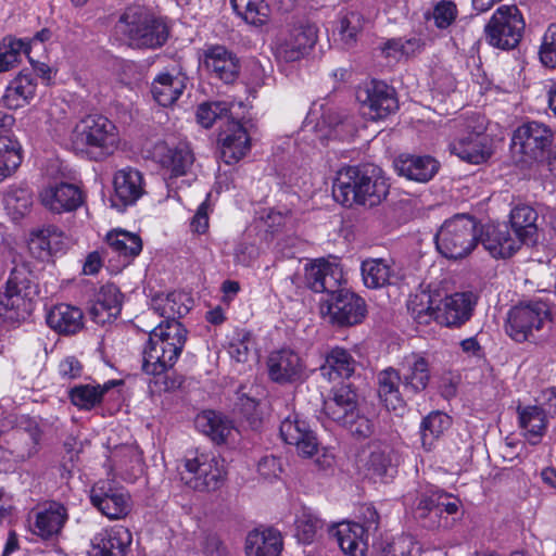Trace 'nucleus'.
I'll use <instances>...</instances> for the list:
<instances>
[{
    "label": "nucleus",
    "instance_id": "1",
    "mask_svg": "<svg viewBox=\"0 0 556 556\" xmlns=\"http://www.w3.org/2000/svg\"><path fill=\"white\" fill-rule=\"evenodd\" d=\"M119 132L105 116L87 115L76 123L71 136L72 148L94 159L112 155L119 146Z\"/></svg>",
    "mask_w": 556,
    "mask_h": 556
},
{
    "label": "nucleus",
    "instance_id": "2",
    "mask_svg": "<svg viewBox=\"0 0 556 556\" xmlns=\"http://www.w3.org/2000/svg\"><path fill=\"white\" fill-rule=\"evenodd\" d=\"M186 342V329L180 323L169 326L159 324L149 336L143 353L142 369L146 374L160 376L177 362Z\"/></svg>",
    "mask_w": 556,
    "mask_h": 556
},
{
    "label": "nucleus",
    "instance_id": "3",
    "mask_svg": "<svg viewBox=\"0 0 556 556\" xmlns=\"http://www.w3.org/2000/svg\"><path fill=\"white\" fill-rule=\"evenodd\" d=\"M177 472L180 480L193 490H216L226 476L225 462L214 453L191 450L178 460Z\"/></svg>",
    "mask_w": 556,
    "mask_h": 556
},
{
    "label": "nucleus",
    "instance_id": "4",
    "mask_svg": "<svg viewBox=\"0 0 556 556\" xmlns=\"http://www.w3.org/2000/svg\"><path fill=\"white\" fill-rule=\"evenodd\" d=\"M477 243V223L467 214H457L446 219L435 235L438 251L451 260L468 256Z\"/></svg>",
    "mask_w": 556,
    "mask_h": 556
},
{
    "label": "nucleus",
    "instance_id": "5",
    "mask_svg": "<svg viewBox=\"0 0 556 556\" xmlns=\"http://www.w3.org/2000/svg\"><path fill=\"white\" fill-rule=\"evenodd\" d=\"M119 29L137 48H157L168 37L166 25L140 8H128L119 20Z\"/></svg>",
    "mask_w": 556,
    "mask_h": 556
},
{
    "label": "nucleus",
    "instance_id": "6",
    "mask_svg": "<svg viewBox=\"0 0 556 556\" xmlns=\"http://www.w3.org/2000/svg\"><path fill=\"white\" fill-rule=\"evenodd\" d=\"M525 20L516 5H501L484 26L488 43L502 50L514 49L521 40Z\"/></svg>",
    "mask_w": 556,
    "mask_h": 556
},
{
    "label": "nucleus",
    "instance_id": "7",
    "mask_svg": "<svg viewBox=\"0 0 556 556\" xmlns=\"http://www.w3.org/2000/svg\"><path fill=\"white\" fill-rule=\"evenodd\" d=\"M548 321H551V312L545 302L520 303L508 311L505 331L513 340L525 342Z\"/></svg>",
    "mask_w": 556,
    "mask_h": 556
},
{
    "label": "nucleus",
    "instance_id": "8",
    "mask_svg": "<svg viewBox=\"0 0 556 556\" xmlns=\"http://www.w3.org/2000/svg\"><path fill=\"white\" fill-rule=\"evenodd\" d=\"M320 313L324 318L333 325L352 326L364 319L366 304L355 293L338 288L321 303Z\"/></svg>",
    "mask_w": 556,
    "mask_h": 556
},
{
    "label": "nucleus",
    "instance_id": "9",
    "mask_svg": "<svg viewBox=\"0 0 556 556\" xmlns=\"http://www.w3.org/2000/svg\"><path fill=\"white\" fill-rule=\"evenodd\" d=\"M318 38V29L313 24L294 26L280 34L274 42V54L280 62H296L314 48Z\"/></svg>",
    "mask_w": 556,
    "mask_h": 556
},
{
    "label": "nucleus",
    "instance_id": "10",
    "mask_svg": "<svg viewBox=\"0 0 556 556\" xmlns=\"http://www.w3.org/2000/svg\"><path fill=\"white\" fill-rule=\"evenodd\" d=\"M552 139L549 128L538 122H529L514 131L511 148L514 153L520 154L522 162L539 161L544 157Z\"/></svg>",
    "mask_w": 556,
    "mask_h": 556
},
{
    "label": "nucleus",
    "instance_id": "11",
    "mask_svg": "<svg viewBox=\"0 0 556 556\" xmlns=\"http://www.w3.org/2000/svg\"><path fill=\"white\" fill-rule=\"evenodd\" d=\"M467 135H463L450 144V150L460 160L481 164L491 156L489 139L484 135V118L478 116L467 122L465 126Z\"/></svg>",
    "mask_w": 556,
    "mask_h": 556
},
{
    "label": "nucleus",
    "instance_id": "12",
    "mask_svg": "<svg viewBox=\"0 0 556 556\" xmlns=\"http://www.w3.org/2000/svg\"><path fill=\"white\" fill-rule=\"evenodd\" d=\"M92 505L109 519H123L131 511L130 494L121 485L99 481L90 490Z\"/></svg>",
    "mask_w": 556,
    "mask_h": 556
},
{
    "label": "nucleus",
    "instance_id": "13",
    "mask_svg": "<svg viewBox=\"0 0 556 556\" xmlns=\"http://www.w3.org/2000/svg\"><path fill=\"white\" fill-rule=\"evenodd\" d=\"M356 99L363 114L374 121L384 118L399 106L394 90L379 80H371L359 86L356 90Z\"/></svg>",
    "mask_w": 556,
    "mask_h": 556
},
{
    "label": "nucleus",
    "instance_id": "14",
    "mask_svg": "<svg viewBox=\"0 0 556 556\" xmlns=\"http://www.w3.org/2000/svg\"><path fill=\"white\" fill-rule=\"evenodd\" d=\"M266 366L270 380L279 384L295 383L307 377L304 359L291 349L270 352Z\"/></svg>",
    "mask_w": 556,
    "mask_h": 556
},
{
    "label": "nucleus",
    "instance_id": "15",
    "mask_svg": "<svg viewBox=\"0 0 556 556\" xmlns=\"http://www.w3.org/2000/svg\"><path fill=\"white\" fill-rule=\"evenodd\" d=\"M34 294L30 273L25 266L15 267L7 281L5 290L0 294V311L16 309L28 312ZM2 312H0V316Z\"/></svg>",
    "mask_w": 556,
    "mask_h": 556
},
{
    "label": "nucleus",
    "instance_id": "16",
    "mask_svg": "<svg viewBox=\"0 0 556 556\" xmlns=\"http://www.w3.org/2000/svg\"><path fill=\"white\" fill-rule=\"evenodd\" d=\"M279 430L282 440L293 445L300 457L311 458L318 452L319 442L315 432L298 414L286 417Z\"/></svg>",
    "mask_w": 556,
    "mask_h": 556
},
{
    "label": "nucleus",
    "instance_id": "17",
    "mask_svg": "<svg viewBox=\"0 0 556 556\" xmlns=\"http://www.w3.org/2000/svg\"><path fill=\"white\" fill-rule=\"evenodd\" d=\"M477 300V295L470 291L441 298L437 323L451 328L463 326L471 318Z\"/></svg>",
    "mask_w": 556,
    "mask_h": 556
},
{
    "label": "nucleus",
    "instance_id": "18",
    "mask_svg": "<svg viewBox=\"0 0 556 556\" xmlns=\"http://www.w3.org/2000/svg\"><path fill=\"white\" fill-rule=\"evenodd\" d=\"M218 142L222 159L227 164L239 162L251 149V138L236 116L226 122L219 132Z\"/></svg>",
    "mask_w": 556,
    "mask_h": 556
},
{
    "label": "nucleus",
    "instance_id": "19",
    "mask_svg": "<svg viewBox=\"0 0 556 556\" xmlns=\"http://www.w3.org/2000/svg\"><path fill=\"white\" fill-rule=\"evenodd\" d=\"M113 188L112 205L122 211L126 206L135 204L143 195V176L136 168H122L113 176Z\"/></svg>",
    "mask_w": 556,
    "mask_h": 556
},
{
    "label": "nucleus",
    "instance_id": "20",
    "mask_svg": "<svg viewBox=\"0 0 556 556\" xmlns=\"http://www.w3.org/2000/svg\"><path fill=\"white\" fill-rule=\"evenodd\" d=\"M132 535L123 526L102 529L91 540L88 556H125Z\"/></svg>",
    "mask_w": 556,
    "mask_h": 556
},
{
    "label": "nucleus",
    "instance_id": "21",
    "mask_svg": "<svg viewBox=\"0 0 556 556\" xmlns=\"http://www.w3.org/2000/svg\"><path fill=\"white\" fill-rule=\"evenodd\" d=\"M399 371L405 395L415 396L427 389L431 374L429 362L424 356L416 353L406 355Z\"/></svg>",
    "mask_w": 556,
    "mask_h": 556
},
{
    "label": "nucleus",
    "instance_id": "22",
    "mask_svg": "<svg viewBox=\"0 0 556 556\" xmlns=\"http://www.w3.org/2000/svg\"><path fill=\"white\" fill-rule=\"evenodd\" d=\"M343 270L338 264L318 260L305 266V281L314 292L331 293L340 288Z\"/></svg>",
    "mask_w": 556,
    "mask_h": 556
},
{
    "label": "nucleus",
    "instance_id": "23",
    "mask_svg": "<svg viewBox=\"0 0 556 556\" xmlns=\"http://www.w3.org/2000/svg\"><path fill=\"white\" fill-rule=\"evenodd\" d=\"M68 519L67 509L58 502H50L34 513L30 519L31 531L42 539L58 535Z\"/></svg>",
    "mask_w": 556,
    "mask_h": 556
},
{
    "label": "nucleus",
    "instance_id": "24",
    "mask_svg": "<svg viewBox=\"0 0 556 556\" xmlns=\"http://www.w3.org/2000/svg\"><path fill=\"white\" fill-rule=\"evenodd\" d=\"M481 243L494 258L510 257L519 250L521 242L514 237L505 224H490L481 231Z\"/></svg>",
    "mask_w": 556,
    "mask_h": 556
},
{
    "label": "nucleus",
    "instance_id": "25",
    "mask_svg": "<svg viewBox=\"0 0 556 556\" xmlns=\"http://www.w3.org/2000/svg\"><path fill=\"white\" fill-rule=\"evenodd\" d=\"M42 205L53 213L77 210L84 202L83 192L72 184H59L45 188L40 193Z\"/></svg>",
    "mask_w": 556,
    "mask_h": 556
},
{
    "label": "nucleus",
    "instance_id": "26",
    "mask_svg": "<svg viewBox=\"0 0 556 556\" xmlns=\"http://www.w3.org/2000/svg\"><path fill=\"white\" fill-rule=\"evenodd\" d=\"M395 172L408 180L427 182L438 173L440 164L430 155L400 154L393 162Z\"/></svg>",
    "mask_w": 556,
    "mask_h": 556
},
{
    "label": "nucleus",
    "instance_id": "27",
    "mask_svg": "<svg viewBox=\"0 0 556 556\" xmlns=\"http://www.w3.org/2000/svg\"><path fill=\"white\" fill-rule=\"evenodd\" d=\"M363 168L346 166L338 170L332 186V194L334 200L343 206L351 207L359 204Z\"/></svg>",
    "mask_w": 556,
    "mask_h": 556
},
{
    "label": "nucleus",
    "instance_id": "28",
    "mask_svg": "<svg viewBox=\"0 0 556 556\" xmlns=\"http://www.w3.org/2000/svg\"><path fill=\"white\" fill-rule=\"evenodd\" d=\"M186 81V75L176 67L161 72L152 81L153 99L162 106L172 105L184 92Z\"/></svg>",
    "mask_w": 556,
    "mask_h": 556
},
{
    "label": "nucleus",
    "instance_id": "29",
    "mask_svg": "<svg viewBox=\"0 0 556 556\" xmlns=\"http://www.w3.org/2000/svg\"><path fill=\"white\" fill-rule=\"evenodd\" d=\"M191 304V298L181 291L157 293L151 299L152 311L164 318V320L160 323L163 324V326L179 323L178 318L189 312Z\"/></svg>",
    "mask_w": 556,
    "mask_h": 556
},
{
    "label": "nucleus",
    "instance_id": "30",
    "mask_svg": "<svg viewBox=\"0 0 556 556\" xmlns=\"http://www.w3.org/2000/svg\"><path fill=\"white\" fill-rule=\"evenodd\" d=\"M153 157L175 177L186 175L194 162L193 153L187 144L169 148L160 142L153 149Z\"/></svg>",
    "mask_w": 556,
    "mask_h": 556
},
{
    "label": "nucleus",
    "instance_id": "31",
    "mask_svg": "<svg viewBox=\"0 0 556 556\" xmlns=\"http://www.w3.org/2000/svg\"><path fill=\"white\" fill-rule=\"evenodd\" d=\"M204 65L225 83H232L239 74V60L223 46H212L205 50Z\"/></svg>",
    "mask_w": 556,
    "mask_h": 556
},
{
    "label": "nucleus",
    "instance_id": "32",
    "mask_svg": "<svg viewBox=\"0 0 556 556\" xmlns=\"http://www.w3.org/2000/svg\"><path fill=\"white\" fill-rule=\"evenodd\" d=\"M389 188L388 179L379 167L364 166L358 205H379L387 198Z\"/></svg>",
    "mask_w": 556,
    "mask_h": 556
},
{
    "label": "nucleus",
    "instance_id": "33",
    "mask_svg": "<svg viewBox=\"0 0 556 556\" xmlns=\"http://www.w3.org/2000/svg\"><path fill=\"white\" fill-rule=\"evenodd\" d=\"M282 548V536L273 528L253 530L245 539L247 556H280Z\"/></svg>",
    "mask_w": 556,
    "mask_h": 556
},
{
    "label": "nucleus",
    "instance_id": "34",
    "mask_svg": "<svg viewBox=\"0 0 556 556\" xmlns=\"http://www.w3.org/2000/svg\"><path fill=\"white\" fill-rule=\"evenodd\" d=\"M518 422L521 434L531 443H539L547 429V416L539 405H519Z\"/></svg>",
    "mask_w": 556,
    "mask_h": 556
},
{
    "label": "nucleus",
    "instance_id": "35",
    "mask_svg": "<svg viewBox=\"0 0 556 556\" xmlns=\"http://www.w3.org/2000/svg\"><path fill=\"white\" fill-rule=\"evenodd\" d=\"M122 309V293L114 285H105L97 293L90 314L97 324H106L116 318Z\"/></svg>",
    "mask_w": 556,
    "mask_h": 556
},
{
    "label": "nucleus",
    "instance_id": "36",
    "mask_svg": "<svg viewBox=\"0 0 556 556\" xmlns=\"http://www.w3.org/2000/svg\"><path fill=\"white\" fill-rule=\"evenodd\" d=\"M331 533L345 554L365 556L367 541L363 526L355 522H340L331 529Z\"/></svg>",
    "mask_w": 556,
    "mask_h": 556
},
{
    "label": "nucleus",
    "instance_id": "37",
    "mask_svg": "<svg viewBox=\"0 0 556 556\" xmlns=\"http://www.w3.org/2000/svg\"><path fill=\"white\" fill-rule=\"evenodd\" d=\"M359 470L366 478L374 482L382 481L384 478L391 477L394 471L391 452L387 447H372L367 455L361 457Z\"/></svg>",
    "mask_w": 556,
    "mask_h": 556
},
{
    "label": "nucleus",
    "instance_id": "38",
    "mask_svg": "<svg viewBox=\"0 0 556 556\" xmlns=\"http://www.w3.org/2000/svg\"><path fill=\"white\" fill-rule=\"evenodd\" d=\"M47 324L59 333L74 334L84 326V314L76 306L59 304L48 313Z\"/></svg>",
    "mask_w": 556,
    "mask_h": 556
},
{
    "label": "nucleus",
    "instance_id": "39",
    "mask_svg": "<svg viewBox=\"0 0 556 556\" xmlns=\"http://www.w3.org/2000/svg\"><path fill=\"white\" fill-rule=\"evenodd\" d=\"M402 376L399 370L387 368L378 375V394L389 410L404 408V395L400 391Z\"/></svg>",
    "mask_w": 556,
    "mask_h": 556
},
{
    "label": "nucleus",
    "instance_id": "40",
    "mask_svg": "<svg viewBox=\"0 0 556 556\" xmlns=\"http://www.w3.org/2000/svg\"><path fill=\"white\" fill-rule=\"evenodd\" d=\"M356 409V394L348 386L337 389L333 396L324 404L326 415L340 425L355 416Z\"/></svg>",
    "mask_w": 556,
    "mask_h": 556
},
{
    "label": "nucleus",
    "instance_id": "41",
    "mask_svg": "<svg viewBox=\"0 0 556 556\" xmlns=\"http://www.w3.org/2000/svg\"><path fill=\"white\" fill-rule=\"evenodd\" d=\"M364 285L370 289H379L392 282L394 277L393 262L386 258H367L361 265Z\"/></svg>",
    "mask_w": 556,
    "mask_h": 556
},
{
    "label": "nucleus",
    "instance_id": "42",
    "mask_svg": "<svg viewBox=\"0 0 556 556\" xmlns=\"http://www.w3.org/2000/svg\"><path fill=\"white\" fill-rule=\"evenodd\" d=\"M356 362L351 353L336 346L326 356L325 364L320 367L321 374L329 381L339 378H350L355 371Z\"/></svg>",
    "mask_w": 556,
    "mask_h": 556
},
{
    "label": "nucleus",
    "instance_id": "43",
    "mask_svg": "<svg viewBox=\"0 0 556 556\" xmlns=\"http://www.w3.org/2000/svg\"><path fill=\"white\" fill-rule=\"evenodd\" d=\"M441 295L435 292L422 290L410 296L407 307L412 317L418 323L428 325L437 321Z\"/></svg>",
    "mask_w": 556,
    "mask_h": 556
},
{
    "label": "nucleus",
    "instance_id": "44",
    "mask_svg": "<svg viewBox=\"0 0 556 556\" xmlns=\"http://www.w3.org/2000/svg\"><path fill=\"white\" fill-rule=\"evenodd\" d=\"M64 236L55 227H47L30 235L28 249L39 260H45L58 252L63 244Z\"/></svg>",
    "mask_w": 556,
    "mask_h": 556
},
{
    "label": "nucleus",
    "instance_id": "45",
    "mask_svg": "<svg viewBox=\"0 0 556 556\" xmlns=\"http://www.w3.org/2000/svg\"><path fill=\"white\" fill-rule=\"evenodd\" d=\"M440 500V490L427 489L417 497L414 507L415 518L425 521V526L429 528L447 527L448 520L439 518L438 501Z\"/></svg>",
    "mask_w": 556,
    "mask_h": 556
},
{
    "label": "nucleus",
    "instance_id": "46",
    "mask_svg": "<svg viewBox=\"0 0 556 556\" xmlns=\"http://www.w3.org/2000/svg\"><path fill=\"white\" fill-rule=\"evenodd\" d=\"M195 427L216 443L225 442L235 431L232 422L213 410L200 413L195 417Z\"/></svg>",
    "mask_w": 556,
    "mask_h": 556
},
{
    "label": "nucleus",
    "instance_id": "47",
    "mask_svg": "<svg viewBox=\"0 0 556 556\" xmlns=\"http://www.w3.org/2000/svg\"><path fill=\"white\" fill-rule=\"evenodd\" d=\"M536 212L529 205H518L510 212V225L515 237L521 243L534 240L536 235Z\"/></svg>",
    "mask_w": 556,
    "mask_h": 556
},
{
    "label": "nucleus",
    "instance_id": "48",
    "mask_svg": "<svg viewBox=\"0 0 556 556\" xmlns=\"http://www.w3.org/2000/svg\"><path fill=\"white\" fill-rule=\"evenodd\" d=\"M36 79L29 75L20 74L7 87L3 96L5 105L10 109L24 106L36 93Z\"/></svg>",
    "mask_w": 556,
    "mask_h": 556
},
{
    "label": "nucleus",
    "instance_id": "49",
    "mask_svg": "<svg viewBox=\"0 0 556 556\" xmlns=\"http://www.w3.org/2000/svg\"><path fill=\"white\" fill-rule=\"evenodd\" d=\"M451 424L450 416L443 412L435 410L427 415L420 424V440L424 450L430 451Z\"/></svg>",
    "mask_w": 556,
    "mask_h": 556
},
{
    "label": "nucleus",
    "instance_id": "50",
    "mask_svg": "<svg viewBox=\"0 0 556 556\" xmlns=\"http://www.w3.org/2000/svg\"><path fill=\"white\" fill-rule=\"evenodd\" d=\"M106 243L114 253L129 262L142 250V241L139 236L125 230H112L106 235Z\"/></svg>",
    "mask_w": 556,
    "mask_h": 556
},
{
    "label": "nucleus",
    "instance_id": "51",
    "mask_svg": "<svg viewBox=\"0 0 556 556\" xmlns=\"http://www.w3.org/2000/svg\"><path fill=\"white\" fill-rule=\"evenodd\" d=\"M235 103L227 101H207L202 102L197 108V122L204 128H211L217 119L227 118L229 121L235 116Z\"/></svg>",
    "mask_w": 556,
    "mask_h": 556
},
{
    "label": "nucleus",
    "instance_id": "52",
    "mask_svg": "<svg viewBox=\"0 0 556 556\" xmlns=\"http://www.w3.org/2000/svg\"><path fill=\"white\" fill-rule=\"evenodd\" d=\"M30 42L23 39L7 38L0 49V73L11 71L21 62L22 54L28 55Z\"/></svg>",
    "mask_w": 556,
    "mask_h": 556
},
{
    "label": "nucleus",
    "instance_id": "53",
    "mask_svg": "<svg viewBox=\"0 0 556 556\" xmlns=\"http://www.w3.org/2000/svg\"><path fill=\"white\" fill-rule=\"evenodd\" d=\"M21 163L20 143L7 137H0V181L10 177Z\"/></svg>",
    "mask_w": 556,
    "mask_h": 556
},
{
    "label": "nucleus",
    "instance_id": "54",
    "mask_svg": "<svg viewBox=\"0 0 556 556\" xmlns=\"http://www.w3.org/2000/svg\"><path fill=\"white\" fill-rule=\"evenodd\" d=\"M365 20L357 12H348L340 18L338 37L344 48L353 47L364 28Z\"/></svg>",
    "mask_w": 556,
    "mask_h": 556
},
{
    "label": "nucleus",
    "instance_id": "55",
    "mask_svg": "<svg viewBox=\"0 0 556 556\" xmlns=\"http://www.w3.org/2000/svg\"><path fill=\"white\" fill-rule=\"evenodd\" d=\"M421 547L410 535L402 534L381 543L378 556H420Z\"/></svg>",
    "mask_w": 556,
    "mask_h": 556
},
{
    "label": "nucleus",
    "instance_id": "56",
    "mask_svg": "<svg viewBox=\"0 0 556 556\" xmlns=\"http://www.w3.org/2000/svg\"><path fill=\"white\" fill-rule=\"evenodd\" d=\"M4 205L8 213L14 218L26 215L33 205V195L27 188H12L4 197Z\"/></svg>",
    "mask_w": 556,
    "mask_h": 556
},
{
    "label": "nucleus",
    "instance_id": "57",
    "mask_svg": "<svg viewBox=\"0 0 556 556\" xmlns=\"http://www.w3.org/2000/svg\"><path fill=\"white\" fill-rule=\"evenodd\" d=\"M108 389V386L101 387L100 384L77 386L73 388L70 393L71 401L80 409H91L101 402L102 396Z\"/></svg>",
    "mask_w": 556,
    "mask_h": 556
},
{
    "label": "nucleus",
    "instance_id": "58",
    "mask_svg": "<svg viewBox=\"0 0 556 556\" xmlns=\"http://www.w3.org/2000/svg\"><path fill=\"white\" fill-rule=\"evenodd\" d=\"M323 521L312 511L303 510L295 520V535L303 544H312L323 529Z\"/></svg>",
    "mask_w": 556,
    "mask_h": 556
},
{
    "label": "nucleus",
    "instance_id": "59",
    "mask_svg": "<svg viewBox=\"0 0 556 556\" xmlns=\"http://www.w3.org/2000/svg\"><path fill=\"white\" fill-rule=\"evenodd\" d=\"M232 9L248 24L261 26L267 21L268 9L263 0L239 1Z\"/></svg>",
    "mask_w": 556,
    "mask_h": 556
},
{
    "label": "nucleus",
    "instance_id": "60",
    "mask_svg": "<svg viewBox=\"0 0 556 556\" xmlns=\"http://www.w3.org/2000/svg\"><path fill=\"white\" fill-rule=\"evenodd\" d=\"M420 48V40L417 38L410 39H391L387 41L382 48V52L387 58L395 60L402 56H409L414 54Z\"/></svg>",
    "mask_w": 556,
    "mask_h": 556
},
{
    "label": "nucleus",
    "instance_id": "61",
    "mask_svg": "<svg viewBox=\"0 0 556 556\" xmlns=\"http://www.w3.org/2000/svg\"><path fill=\"white\" fill-rule=\"evenodd\" d=\"M539 55L544 66L556 68V24L549 25L545 30Z\"/></svg>",
    "mask_w": 556,
    "mask_h": 556
},
{
    "label": "nucleus",
    "instance_id": "62",
    "mask_svg": "<svg viewBox=\"0 0 556 556\" xmlns=\"http://www.w3.org/2000/svg\"><path fill=\"white\" fill-rule=\"evenodd\" d=\"M252 348L251 333L248 331H240L232 339L229 344V355L238 363H245L249 358Z\"/></svg>",
    "mask_w": 556,
    "mask_h": 556
},
{
    "label": "nucleus",
    "instance_id": "63",
    "mask_svg": "<svg viewBox=\"0 0 556 556\" xmlns=\"http://www.w3.org/2000/svg\"><path fill=\"white\" fill-rule=\"evenodd\" d=\"M354 437L368 438L374 433V422L368 417L359 413L357 408L355 416L350 417L343 425Z\"/></svg>",
    "mask_w": 556,
    "mask_h": 556
},
{
    "label": "nucleus",
    "instance_id": "64",
    "mask_svg": "<svg viewBox=\"0 0 556 556\" xmlns=\"http://www.w3.org/2000/svg\"><path fill=\"white\" fill-rule=\"evenodd\" d=\"M456 5L452 1H441L433 10V20L439 28L448 27L456 18Z\"/></svg>",
    "mask_w": 556,
    "mask_h": 556
}]
</instances>
